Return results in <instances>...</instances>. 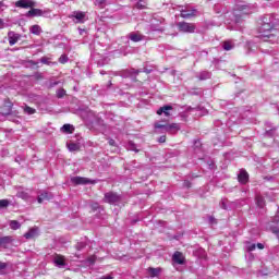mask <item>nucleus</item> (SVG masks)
<instances>
[{"mask_svg":"<svg viewBox=\"0 0 279 279\" xmlns=\"http://www.w3.org/2000/svg\"><path fill=\"white\" fill-rule=\"evenodd\" d=\"M272 232H274L275 234H278V233H279V229H278V230L272 229Z\"/></svg>","mask_w":279,"mask_h":279,"instance_id":"obj_47","label":"nucleus"},{"mask_svg":"<svg viewBox=\"0 0 279 279\" xmlns=\"http://www.w3.org/2000/svg\"><path fill=\"white\" fill-rule=\"evenodd\" d=\"M3 1H0V10H1V8H3Z\"/></svg>","mask_w":279,"mask_h":279,"instance_id":"obj_49","label":"nucleus"},{"mask_svg":"<svg viewBox=\"0 0 279 279\" xmlns=\"http://www.w3.org/2000/svg\"><path fill=\"white\" fill-rule=\"evenodd\" d=\"M34 5H36V2L32 0H19L15 2V8H22L24 10H27L28 8H34Z\"/></svg>","mask_w":279,"mask_h":279,"instance_id":"obj_6","label":"nucleus"},{"mask_svg":"<svg viewBox=\"0 0 279 279\" xmlns=\"http://www.w3.org/2000/svg\"><path fill=\"white\" fill-rule=\"evenodd\" d=\"M130 39L133 43H141V40H143V35H141V34H131Z\"/></svg>","mask_w":279,"mask_h":279,"instance_id":"obj_20","label":"nucleus"},{"mask_svg":"<svg viewBox=\"0 0 279 279\" xmlns=\"http://www.w3.org/2000/svg\"><path fill=\"white\" fill-rule=\"evenodd\" d=\"M45 199H51V196H49V193H47V192L41 193V194L37 197L38 204H43V202H45Z\"/></svg>","mask_w":279,"mask_h":279,"instance_id":"obj_18","label":"nucleus"},{"mask_svg":"<svg viewBox=\"0 0 279 279\" xmlns=\"http://www.w3.org/2000/svg\"><path fill=\"white\" fill-rule=\"evenodd\" d=\"M10 228L11 230H19L21 228V223L17 220H11Z\"/></svg>","mask_w":279,"mask_h":279,"instance_id":"obj_25","label":"nucleus"},{"mask_svg":"<svg viewBox=\"0 0 279 279\" xmlns=\"http://www.w3.org/2000/svg\"><path fill=\"white\" fill-rule=\"evenodd\" d=\"M59 62H60V64H66L69 62V57H66V54H62L59 58Z\"/></svg>","mask_w":279,"mask_h":279,"instance_id":"obj_32","label":"nucleus"},{"mask_svg":"<svg viewBox=\"0 0 279 279\" xmlns=\"http://www.w3.org/2000/svg\"><path fill=\"white\" fill-rule=\"evenodd\" d=\"M62 133L63 134H73V132H75V128H73V125L71 124H64L62 128Z\"/></svg>","mask_w":279,"mask_h":279,"instance_id":"obj_15","label":"nucleus"},{"mask_svg":"<svg viewBox=\"0 0 279 279\" xmlns=\"http://www.w3.org/2000/svg\"><path fill=\"white\" fill-rule=\"evenodd\" d=\"M177 27L182 34H195V29L197 28L194 23H189L184 21L179 22L177 24Z\"/></svg>","mask_w":279,"mask_h":279,"instance_id":"obj_2","label":"nucleus"},{"mask_svg":"<svg viewBox=\"0 0 279 279\" xmlns=\"http://www.w3.org/2000/svg\"><path fill=\"white\" fill-rule=\"evenodd\" d=\"M134 82H142V81H141V78H138V77L135 76V77H134Z\"/></svg>","mask_w":279,"mask_h":279,"instance_id":"obj_46","label":"nucleus"},{"mask_svg":"<svg viewBox=\"0 0 279 279\" xmlns=\"http://www.w3.org/2000/svg\"><path fill=\"white\" fill-rule=\"evenodd\" d=\"M180 12H181L180 13L181 19H193L197 16V9H193L190 11L182 9Z\"/></svg>","mask_w":279,"mask_h":279,"instance_id":"obj_7","label":"nucleus"},{"mask_svg":"<svg viewBox=\"0 0 279 279\" xmlns=\"http://www.w3.org/2000/svg\"><path fill=\"white\" fill-rule=\"evenodd\" d=\"M223 49L225 51H231V49H234V45H232V41H223Z\"/></svg>","mask_w":279,"mask_h":279,"instance_id":"obj_26","label":"nucleus"},{"mask_svg":"<svg viewBox=\"0 0 279 279\" xmlns=\"http://www.w3.org/2000/svg\"><path fill=\"white\" fill-rule=\"evenodd\" d=\"M180 130V124L178 123H171L170 124V134H177L178 131Z\"/></svg>","mask_w":279,"mask_h":279,"instance_id":"obj_24","label":"nucleus"},{"mask_svg":"<svg viewBox=\"0 0 279 279\" xmlns=\"http://www.w3.org/2000/svg\"><path fill=\"white\" fill-rule=\"evenodd\" d=\"M104 202L106 204H117L118 202H121V196L114 192H109L105 194Z\"/></svg>","mask_w":279,"mask_h":279,"instance_id":"obj_5","label":"nucleus"},{"mask_svg":"<svg viewBox=\"0 0 279 279\" xmlns=\"http://www.w3.org/2000/svg\"><path fill=\"white\" fill-rule=\"evenodd\" d=\"M109 145L111 147H114V145H117V142H114V140H109Z\"/></svg>","mask_w":279,"mask_h":279,"instance_id":"obj_41","label":"nucleus"},{"mask_svg":"<svg viewBox=\"0 0 279 279\" xmlns=\"http://www.w3.org/2000/svg\"><path fill=\"white\" fill-rule=\"evenodd\" d=\"M27 16H43V10L40 9H31L27 13Z\"/></svg>","mask_w":279,"mask_h":279,"instance_id":"obj_17","label":"nucleus"},{"mask_svg":"<svg viewBox=\"0 0 279 279\" xmlns=\"http://www.w3.org/2000/svg\"><path fill=\"white\" fill-rule=\"evenodd\" d=\"M36 234H37V231L36 229H31L28 232H26L24 234V236L29 240V239H35L36 238Z\"/></svg>","mask_w":279,"mask_h":279,"instance_id":"obj_21","label":"nucleus"},{"mask_svg":"<svg viewBox=\"0 0 279 279\" xmlns=\"http://www.w3.org/2000/svg\"><path fill=\"white\" fill-rule=\"evenodd\" d=\"M160 268H154V267H149L148 268V274L150 276V278H158V276H160Z\"/></svg>","mask_w":279,"mask_h":279,"instance_id":"obj_16","label":"nucleus"},{"mask_svg":"<svg viewBox=\"0 0 279 279\" xmlns=\"http://www.w3.org/2000/svg\"><path fill=\"white\" fill-rule=\"evenodd\" d=\"M262 25L258 28L259 36L262 38H271L274 36V25L269 22H265V20L262 21Z\"/></svg>","mask_w":279,"mask_h":279,"instance_id":"obj_1","label":"nucleus"},{"mask_svg":"<svg viewBox=\"0 0 279 279\" xmlns=\"http://www.w3.org/2000/svg\"><path fill=\"white\" fill-rule=\"evenodd\" d=\"M275 221L279 225V215L275 217Z\"/></svg>","mask_w":279,"mask_h":279,"instance_id":"obj_45","label":"nucleus"},{"mask_svg":"<svg viewBox=\"0 0 279 279\" xmlns=\"http://www.w3.org/2000/svg\"><path fill=\"white\" fill-rule=\"evenodd\" d=\"M169 110H173V107L169 105L163 106L157 110V114L159 116L165 114V117H171V113L169 112Z\"/></svg>","mask_w":279,"mask_h":279,"instance_id":"obj_13","label":"nucleus"},{"mask_svg":"<svg viewBox=\"0 0 279 279\" xmlns=\"http://www.w3.org/2000/svg\"><path fill=\"white\" fill-rule=\"evenodd\" d=\"M65 95H66V90H64V88H60L57 90L58 99H62V97H64Z\"/></svg>","mask_w":279,"mask_h":279,"instance_id":"obj_30","label":"nucleus"},{"mask_svg":"<svg viewBox=\"0 0 279 279\" xmlns=\"http://www.w3.org/2000/svg\"><path fill=\"white\" fill-rule=\"evenodd\" d=\"M8 206H10V201L0 199V208H8Z\"/></svg>","mask_w":279,"mask_h":279,"instance_id":"obj_33","label":"nucleus"},{"mask_svg":"<svg viewBox=\"0 0 279 279\" xmlns=\"http://www.w3.org/2000/svg\"><path fill=\"white\" fill-rule=\"evenodd\" d=\"M12 108H14V104L10 98H5L3 100V105L0 107V112L3 117H10L12 114Z\"/></svg>","mask_w":279,"mask_h":279,"instance_id":"obj_3","label":"nucleus"},{"mask_svg":"<svg viewBox=\"0 0 279 279\" xmlns=\"http://www.w3.org/2000/svg\"><path fill=\"white\" fill-rule=\"evenodd\" d=\"M138 73H141V71H135V72H134L135 75H138Z\"/></svg>","mask_w":279,"mask_h":279,"instance_id":"obj_50","label":"nucleus"},{"mask_svg":"<svg viewBox=\"0 0 279 279\" xmlns=\"http://www.w3.org/2000/svg\"><path fill=\"white\" fill-rule=\"evenodd\" d=\"M77 250H80V246H76Z\"/></svg>","mask_w":279,"mask_h":279,"instance_id":"obj_51","label":"nucleus"},{"mask_svg":"<svg viewBox=\"0 0 279 279\" xmlns=\"http://www.w3.org/2000/svg\"><path fill=\"white\" fill-rule=\"evenodd\" d=\"M40 61L43 64H49V58L47 57H43Z\"/></svg>","mask_w":279,"mask_h":279,"instance_id":"obj_39","label":"nucleus"},{"mask_svg":"<svg viewBox=\"0 0 279 279\" xmlns=\"http://www.w3.org/2000/svg\"><path fill=\"white\" fill-rule=\"evenodd\" d=\"M12 241V236H3L0 238V246L8 245Z\"/></svg>","mask_w":279,"mask_h":279,"instance_id":"obj_28","label":"nucleus"},{"mask_svg":"<svg viewBox=\"0 0 279 279\" xmlns=\"http://www.w3.org/2000/svg\"><path fill=\"white\" fill-rule=\"evenodd\" d=\"M170 125L167 123V121H160V122H155L154 128L155 130H163V132H167L170 134Z\"/></svg>","mask_w":279,"mask_h":279,"instance_id":"obj_8","label":"nucleus"},{"mask_svg":"<svg viewBox=\"0 0 279 279\" xmlns=\"http://www.w3.org/2000/svg\"><path fill=\"white\" fill-rule=\"evenodd\" d=\"M184 185L187 187V189H191V183L189 181H185L184 182Z\"/></svg>","mask_w":279,"mask_h":279,"instance_id":"obj_44","label":"nucleus"},{"mask_svg":"<svg viewBox=\"0 0 279 279\" xmlns=\"http://www.w3.org/2000/svg\"><path fill=\"white\" fill-rule=\"evenodd\" d=\"M24 112H26V114H36V109L29 107V106H26L24 108Z\"/></svg>","mask_w":279,"mask_h":279,"instance_id":"obj_31","label":"nucleus"},{"mask_svg":"<svg viewBox=\"0 0 279 279\" xmlns=\"http://www.w3.org/2000/svg\"><path fill=\"white\" fill-rule=\"evenodd\" d=\"M68 149L70 151H80V145L75 143L68 144Z\"/></svg>","mask_w":279,"mask_h":279,"instance_id":"obj_27","label":"nucleus"},{"mask_svg":"<svg viewBox=\"0 0 279 279\" xmlns=\"http://www.w3.org/2000/svg\"><path fill=\"white\" fill-rule=\"evenodd\" d=\"M254 250H256V244H250L247 246V252H254Z\"/></svg>","mask_w":279,"mask_h":279,"instance_id":"obj_38","label":"nucleus"},{"mask_svg":"<svg viewBox=\"0 0 279 279\" xmlns=\"http://www.w3.org/2000/svg\"><path fill=\"white\" fill-rule=\"evenodd\" d=\"M5 269H8V264L0 262V276L5 275Z\"/></svg>","mask_w":279,"mask_h":279,"instance_id":"obj_29","label":"nucleus"},{"mask_svg":"<svg viewBox=\"0 0 279 279\" xmlns=\"http://www.w3.org/2000/svg\"><path fill=\"white\" fill-rule=\"evenodd\" d=\"M96 262H97V256L90 255L89 257H87V263H89V265H95Z\"/></svg>","mask_w":279,"mask_h":279,"instance_id":"obj_34","label":"nucleus"},{"mask_svg":"<svg viewBox=\"0 0 279 279\" xmlns=\"http://www.w3.org/2000/svg\"><path fill=\"white\" fill-rule=\"evenodd\" d=\"M54 263L56 265H59L61 267H64V265H66V262H64V256L62 255H57L54 258Z\"/></svg>","mask_w":279,"mask_h":279,"instance_id":"obj_19","label":"nucleus"},{"mask_svg":"<svg viewBox=\"0 0 279 279\" xmlns=\"http://www.w3.org/2000/svg\"><path fill=\"white\" fill-rule=\"evenodd\" d=\"M238 182L240 184H245L246 182H250V174L245 170H241L238 174Z\"/></svg>","mask_w":279,"mask_h":279,"instance_id":"obj_11","label":"nucleus"},{"mask_svg":"<svg viewBox=\"0 0 279 279\" xmlns=\"http://www.w3.org/2000/svg\"><path fill=\"white\" fill-rule=\"evenodd\" d=\"M71 182L73 184L80 185V184H94L93 181H90V179H86L84 177H73L71 179Z\"/></svg>","mask_w":279,"mask_h":279,"instance_id":"obj_9","label":"nucleus"},{"mask_svg":"<svg viewBox=\"0 0 279 279\" xmlns=\"http://www.w3.org/2000/svg\"><path fill=\"white\" fill-rule=\"evenodd\" d=\"M158 143H167V135H161L158 140Z\"/></svg>","mask_w":279,"mask_h":279,"instance_id":"obj_37","label":"nucleus"},{"mask_svg":"<svg viewBox=\"0 0 279 279\" xmlns=\"http://www.w3.org/2000/svg\"><path fill=\"white\" fill-rule=\"evenodd\" d=\"M96 2L98 3V5H104V3H106V0H96Z\"/></svg>","mask_w":279,"mask_h":279,"instance_id":"obj_43","label":"nucleus"},{"mask_svg":"<svg viewBox=\"0 0 279 279\" xmlns=\"http://www.w3.org/2000/svg\"><path fill=\"white\" fill-rule=\"evenodd\" d=\"M172 260H173V263H177V265H184L185 258H184V255L182 254V252L177 251L172 255Z\"/></svg>","mask_w":279,"mask_h":279,"instance_id":"obj_10","label":"nucleus"},{"mask_svg":"<svg viewBox=\"0 0 279 279\" xmlns=\"http://www.w3.org/2000/svg\"><path fill=\"white\" fill-rule=\"evenodd\" d=\"M129 148L131 149V151H135V154H138V149L136 148V144L130 142L129 143Z\"/></svg>","mask_w":279,"mask_h":279,"instance_id":"obj_35","label":"nucleus"},{"mask_svg":"<svg viewBox=\"0 0 279 279\" xmlns=\"http://www.w3.org/2000/svg\"><path fill=\"white\" fill-rule=\"evenodd\" d=\"M256 204L259 208H265V198L260 195L256 196Z\"/></svg>","mask_w":279,"mask_h":279,"instance_id":"obj_23","label":"nucleus"},{"mask_svg":"<svg viewBox=\"0 0 279 279\" xmlns=\"http://www.w3.org/2000/svg\"><path fill=\"white\" fill-rule=\"evenodd\" d=\"M74 19H76V21L78 23H84V19H86V13L78 11V12H74V14L72 15Z\"/></svg>","mask_w":279,"mask_h":279,"instance_id":"obj_14","label":"nucleus"},{"mask_svg":"<svg viewBox=\"0 0 279 279\" xmlns=\"http://www.w3.org/2000/svg\"><path fill=\"white\" fill-rule=\"evenodd\" d=\"M258 250H265V245L263 243H257L256 245Z\"/></svg>","mask_w":279,"mask_h":279,"instance_id":"obj_42","label":"nucleus"},{"mask_svg":"<svg viewBox=\"0 0 279 279\" xmlns=\"http://www.w3.org/2000/svg\"><path fill=\"white\" fill-rule=\"evenodd\" d=\"M21 40V35L14 34V33H9V45L10 47H14Z\"/></svg>","mask_w":279,"mask_h":279,"instance_id":"obj_12","label":"nucleus"},{"mask_svg":"<svg viewBox=\"0 0 279 279\" xmlns=\"http://www.w3.org/2000/svg\"><path fill=\"white\" fill-rule=\"evenodd\" d=\"M31 32L35 35V36H40V32H43V28H40V26L38 25H33L31 27Z\"/></svg>","mask_w":279,"mask_h":279,"instance_id":"obj_22","label":"nucleus"},{"mask_svg":"<svg viewBox=\"0 0 279 279\" xmlns=\"http://www.w3.org/2000/svg\"><path fill=\"white\" fill-rule=\"evenodd\" d=\"M101 279H113L111 276L102 277Z\"/></svg>","mask_w":279,"mask_h":279,"instance_id":"obj_48","label":"nucleus"},{"mask_svg":"<svg viewBox=\"0 0 279 279\" xmlns=\"http://www.w3.org/2000/svg\"><path fill=\"white\" fill-rule=\"evenodd\" d=\"M136 8H137V10H145L147 7L141 2H137Z\"/></svg>","mask_w":279,"mask_h":279,"instance_id":"obj_36","label":"nucleus"},{"mask_svg":"<svg viewBox=\"0 0 279 279\" xmlns=\"http://www.w3.org/2000/svg\"><path fill=\"white\" fill-rule=\"evenodd\" d=\"M247 5H240L236 8V12L234 14L235 16V23H242L244 19H247Z\"/></svg>","mask_w":279,"mask_h":279,"instance_id":"obj_4","label":"nucleus"},{"mask_svg":"<svg viewBox=\"0 0 279 279\" xmlns=\"http://www.w3.org/2000/svg\"><path fill=\"white\" fill-rule=\"evenodd\" d=\"M3 27H5V22L3 19H0V29H3Z\"/></svg>","mask_w":279,"mask_h":279,"instance_id":"obj_40","label":"nucleus"}]
</instances>
